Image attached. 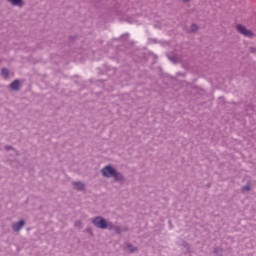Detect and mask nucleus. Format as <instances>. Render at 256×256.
I'll return each mask as SVG.
<instances>
[{
  "mask_svg": "<svg viewBox=\"0 0 256 256\" xmlns=\"http://www.w3.org/2000/svg\"><path fill=\"white\" fill-rule=\"evenodd\" d=\"M101 173L103 177H106L107 179H111L113 177L114 181H125V176H123V173L117 171L111 165L104 166Z\"/></svg>",
  "mask_w": 256,
  "mask_h": 256,
  "instance_id": "obj_1",
  "label": "nucleus"
},
{
  "mask_svg": "<svg viewBox=\"0 0 256 256\" xmlns=\"http://www.w3.org/2000/svg\"><path fill=\"white\" fill-rule=\"evenodd\" d=\"M92 223L97 229H107V219L102 216L94 217Z\"/></svg>",
  "mask_w": 256,
  "mask_h": 256,
  "instance_id": "obj_2",
  "label": "nucleus"
},
{
  "mask_svg": "<svg viewBox=\"0 0 256 256\" xmlns=\"http://www.w3.org/2000/svg\"><path fill=\"white\" fill-rule=\"evenodd\" d=\"M236 29L238 33H240L241 35H244V37H253V32L250 30H247V28H245V26L241 24H238L236 26Z\"/></svg>",
  "mask_w": 256,
  "mask_h": 256,
  "instance_id": "obj_3",
  "label": "nucleus"
},
{
  "mask_svg": "<svg viewBox=\"0 0 256 256\" xmlns=\"http://www.w3.org/2000/svg\"><path fill=\"white\" fill-rule=\"evenodd\" d=\"M236 29L238 33H240L241 35H244V37H253V32L250 30H247V28H245V26L241 24H238L236 26Z\"/></svg>",
  "mask_w": 256,
  "mask_h": 256,
  "instance_id": "obj_4",
  "label": "nucleus"
},
{
  "mask_svg": "<svg viewBox=\"0 0 256 256\" xmlns=\"http://www.w3.org/2000/svg\"><path fill=\"white\" fill-rule=\"evenodd\" d=\"M236 29L238 33H240L241 35H244V37H253V32L250 30H247V28H245V26L241 24H238L236 26Z\"/></svg>",
  "mask_w": 256,
  "mask_h": 256,
  "instance_id": "obj_5",
  "label": "nucleus"
},
{
  "mask_svg": "<svg viewBox=\"0 0 256 256\" xmlns=\"http://www.w3.org/2000/svg\"><path fill=\"white\" fill-rule=\"evenodd\" d=\"M24 227H25V220H20L12 224V229L16 233H19V231L22 230Z\"/></svg>",
  "mask_w": 256,
  "mask_h": 256,
  "instance_id": "obj_6",
  "label": "nucleus"
},
{
  "mask_svg": "<svg viewBox=\"0 0 256 256\" xmlns=\"http://www.w3.org/2000/svg\"><path fill=\"white\" fill-rule=\"evenodd\" d=\"M20 88H21V84L19 83V80H14L10 84V89H12V91H19Z\"/></svg>",
  "mask_w": 256,
  "mask_h": 256,
  "instance_id": "obj_7",
  "label": "nucleus"
},
{
  "mask_svg": "<svg viewBox=\"0 0 256 256\" xmlns=\"http://www.w3.org/2000/svg\"><path fill=\"white\" fill-rule=\"evenodd\" d=\"M8 1L9 3H11V5H13V7H23V5H25L23 0H8Z\"/></svg>",
  "mask_w": 256,
  "mask_h": 256,
  "instance_id": "obj_8",
  "label": "nucleus"
},
{
  "mask_svg": "<svg viewBox=\"0 0 256 256\" xmlns=\"http://www.w3.org/2000/svg\"><path fill=\"white\" fill-rule=\"evenodd\" d=\"M73 185H74L75 189H77L78 191L85 190V184H83V182H73Z\"/></svg>",
  "mask_w": 256,
  "mask_h": 256,
  "instance_id": "obj_9",
  "label": "nucleus"
},
{
  "mask_svg": "<svg viewBox=\"0 0 256 256\" xmlns=\"http://www.w3.org/2000/svg\"><path fill=\"white\" fill-rule=\"evenodd\" d=\"M1 75H2V77H4V79H8L9 78V69L2 68Z\"/></svg>",
  "mask_w": 256,
  "mask_h": 256,
  "instance_id": "obj_10",
  "label": "nucleus"
},
{
  "mask_svg": "<svg viewBox=\"0 0 256 256\" xmlns=\"http://www.w3.org/2000/svg\"><path fill=\"white\" fill-rule=\"evenodd\" d=\"M5 150L6 151H12L11 155L15 156V155H19V153L17 152V150H15V148L11 147V146H5Z\"/></svg>",
  "mask_w": 256,
  "mask_h": 256,
  "instance_id": "obj_11",
  "label": "nucleus"
},
{
  "mask_svg": "<svg viewBox=\"0 0 256 256\" xmlns=\"http://www.w3.org/2000/svg\"><path fill=\"white\" fill-rule=\"evenodd\" d=\"M213 253H215V255H217V256H223V248L216 247V248H214Z\"/></svg>",
  "mask_w": 256,
  "mask_h": 256,
  "instance_id": "obj_12",
  "label": "nucleus"
},
{
  "mask_svg": "<svg viewBox=\"0 0 256 256\" xmlns=\"http://www.w3.org/2000/svg\"><path fill=\"white\" fill-rule=\"evenodd\" d=\"M116 226L113 222H106V229H109V231H114Z\"/></svg>",
  "mask_w": 256,
  "mask_h": 256,
  "instance_id": "obj_13",
  "label": "nucleus"
},
{
  "mask_svg": "<svg viewBox=\"0 0 256 256\" xmlns=\"http://www.w3.org/2000/svg\"><path fill=\"white\" fill-rule=\"evenodd\" d=\"M114 232L117 234V235H121L123 233V228H121V226H115L114 227Z\"/></svg>",
  "mask_w": 256,
  "mask_h": 256,
  "instance_id": "obj_14",
  "label": "nucleus"
},
{
  "mask_svg": "<svg viewBox=\"0 0 256 256\" xmlns=\"http://www.w3.org/2000/svg\"><path fill=\"white\" fill-rule=\"evenodd\" d=\"M127 249H129L130 253H135L137 251V247H133L132 244H126Z\"/></svg>",
  "mask_w": 256,
  "mask_h": 256,
  "instance_id": "obj_15",
  "label": "nucleus"
},
{
  "mask_svg": "<svg viewBox=\"0 0 256 256\" xmlns=\"http://www.w3.org/2000/svg\"><path fill=\"white\" fill-rule=\"evenodd\" d=\"M198 29H199V26H197V24H192L191 27H190L191 33L197 32Z\"/></svg>",
  "mask_w": 256,
  "mask_h": 256,
  "instance_id": "obj_16",
  "label": "nucleus"
},
{
  "mask_svg": "<svg viewBox=\"0 0 256 256\" xmlns=\"http://www.w3.org/2000/svg\"><path fill=\"white\" fill-rule=\"evenodd\" d=\"M168 59L172 61V63H177L178 59L175 55H168Z\"/></svg>",
  "mask_w": 256,
  "mask_h": 256,
  "instance_id": "obj_17",
  "label": "nucleus"
},
{
  "mask_svg": "<svg viewBox=\"0 0 256 256\" xmlns=\"http://www.w3.org/2000/svg\"><path fill=\"white\" fill-rule=\"evenodd\" d=\"M242 191L245 193L247 191H251V184H246L242 187Z\"/></svg>",
  "mask_w": 256,
  "mask_h": 256,
  "instance_id": "obj_18",
  "label": "nucleus"
},
{
  "mask_svg": "<svg viewBox=\"0 0 256 256\" xmlns=\"http://www.w3.org/2000/svg\"><path fill=\"white\" fill-rule=\"evenodd\" d=\"M74 227H78V229H83V223L78 220L74 223Z\"/></svg>",
  "mask_w": 256,
  "mask_h": 256,
  "instance_id": "obj_19",
  "label": "nucleus"
},
{
  "mask_svg": "<svg viewBox=\"0 0 256 256\" xmlns=\"http://www.w3.org/2000/svg\"><path fill=\"white\" fill-rule=\"evenodd\" d=\"M121 39H125V40L129 39V34H128V33L123 34V35L121 36Z\"/></svg>",
  "mask_w": 256,
  "mask_h": 256,
  "instance_id": "obj_20",
  "label": "nucleus"
},
{
  "mask_svg": "<svg viewBox=\"0 0 256 256\" xmlns=\"http://www.w3.org/2000/svg\"><path fill=\"white\" fill-rule=\"evenodd\" d=\"M251 53H256V48H250Z\"/></svg>",
  "mask_w": 256,
  "mask_h": 256,
  "instance_id": "obj_21",
  "label": "nucleus"
},
{
  "mask_svg": "<svg viewBox=\"0 0 256 256\" xmlns=\"http://www.w3.org/2000/svg\"><path fill=\"white\" fill-rule=\"evenodd\" d=\"M182 1H184V3H189V1H191V0H182Z\"/></svg>",
  "mask_w": 256,
  "mask_h": 256,
  "instance_id": "obj_22",
  "label": "nucleus"
}]
</instances>
